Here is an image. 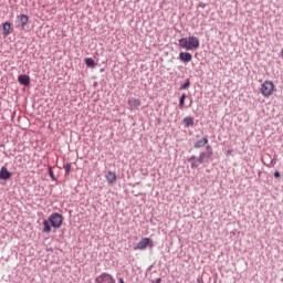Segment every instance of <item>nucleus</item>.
Wrapping results in <instances>:
<instances>
[{
    "label": "nucleus",
    "mask_w": 283,
    "mask_h": 283,
    "mask_svg": "<svg viewBox=\"0 0 283 283\" xmlns=\"http://www.w3.org/2000/svg\"><path fill=\"white\" fill-rule=\"evenodd\" d=\"M213 157V148L208 145L206 147V151H201L199 154V157H196V155H192L187 160L190 163L191 169H198L200 165H202L206 160H209Z\"/></svg>",
    "instance_id": "obj_1"
},
{
    "label": "nucleus",
    "mask_w": 283,
    "mask_h": 283,
    "mask_svg": "<svg viewBox=\"0 0 283 283\" xmlns=\"http://www.w3.org/2000/svg\"><path fill=\"white\" fill-rule=\"evenodd\" d=\"M179 48L184 50H198L200 48V39L198 36L181 38L179 40Z\"/></svg>",
    "instance_id": "obj_2"
},
{
    "label": "nucleus",
    "mask_w": 283,
    "mask_h": 283,
    "mask_svg": "<svg viewBox=\"0 0 283 283\" xmlns=\"http://www.w3.org/2000/svg\"><path fill=\"white\" fill-rule=\"evenodd\" d=\"M49 222L53 229H61L63 224V214L55 212L49 217Z\"/></svg>",
    "instance_id": "obj_3"
},
{
    "label": "nucleus",
    "mask_w": 283,
    "mask_h": 283,
    "mask_svg": "<svg viewBox=\"0 0 283 283\" xmlns=\"http://www.w3.org/2000/svg\"><path fill=\"white\" fill-rule=\"evenodd\" d=\"M273 90H275V84H273L271 81H265L261 85V94L265 97L269 98L273 94Z\"/></svg>",
    "instance_id": "obj_4"
},
{
    "label": "nucleus",
    "mask_w": 283,
    "mask_h": 283,
    "mask_svg": "<svg viewBox=\"0 0 283 283\" xmlns=\"http://www.w3.org/2000/svg\"><path fill=\"white\" fill-rule=\"evenodd\" d=\"M147 247H154V241L149 238H143L135 247L134 251H145Z\"/></svg>",
    "instance_id": "obj_5"
},
{
    "label": "nucleus",
    "mask_w": 283,
    "mask_h": 283,
    "mask_svg": "<svg viewBox=\"0 0 283 283\" xmlns=\"http://www.w3.org/2000/svg\"><path fill=\"white\" fill-rule=\"evenodd\" d=\"M95 283H116V279L109 273H102L95 279Z\"/></svg>",
    "instance_id": "obj_6"
},
{
    "label": "nucleus",
    "mask_w": 283,
    "mask_h": 283,
    "mask_svg": "<svg viewBox=\"0 0 283 283\" xmlns=\"http://www.w3.org/2000/svg\"><path fill=\"white\" fill-rule=\"evenodd\" d=\"M276 164H277V155H274L273 157H271V155H265L263 157V165H265V167H269L270 169H272V167H275Z\"/></svg>",
    "instance_id": "obj_7"
},
{
    "label": "nucleus",
    "mask_w": 283,
    "mask_h": 283,
    "mask_svg": "<svg viewBox=\"0 0 283 283\" xmlns=\"http://www.w3.org/2000/svg\"><path fill=\"white\" fill-rule=\"evenodd\" d=\"M28 21H30V18L28 17V14H20L18 15V28H21L23 30V28H25L28 25Z\"/></svg>",
    "instance_id": "obj_8"
},
{
    "label": "nucleus",
    "mask_w": 283,
    "mask_h": 283,
    "mask_svg": "<svg viewBox=\"0 0 283 283\" xmlns=\"http://www.w3.org/2000/svg\"><path fill=\"white\" fill-rule=\"evenodd\" d=\"M191 59H193V55L189 52L179 53V61H181V63H191Z\"/></svg>",
    "instance_id": "obj_9"
},
{
    "label": "nucleus",
    "mask_w": 283,
    "mask_h": 283,
    "mask_svg": "<svg viewBox=\"0 0 283 283\" xmlns=\"http://www.w3.org/2000/svg\"><path fill=\"white\" fill-rule=\"evenodd\" d=\"M10 178H12V172H10L8 168L3 166L0 169V180H10Z\"/></svg>",
    "instance_id": "obj_10"
},
{
    "label": "nucleus",
    "mask_w": 283,
    "mask_h": 283,
    "mask_svg": "<svg viewBox=\"0 0 283 283\" xmlns=\"http://www.w3.org/2000/svg\"><path fill=\"white\" fill-rule=\"evenodd\" d=\"M18 82L20 83V85L28 87V85H30V75H27V74L19 75Z\"/></svg>",
    "instance_id": "obj_11"
},
{
    "label": "nucleus",
    "mask_w": 283,
    "mask_h": 283,
    "mask_svg": "<svg viewBox=\"0 0 283 283\" xmlns=\"http://www.w3.org/2000/svg\"><path fill=\"white\" fill-rule=\"evenodd\" d=\"M128 105L130 107V109H138V107H140L142 102L140 99L136 98V97H132L128 99Z\"/></svg>",
    "instance_id": "obj_12"
},
{
    "label": "nucleus",
    "mask_w": 283,
    "mask_h": 283,
    "mask_svg": "<svg viewBox=\"0 0 283 283\" xmlns=\"http://www.w3.org/2000/svg\"><path fill=\"white\" fill-rule=\"evenodd\" d=\"M206 145H209V138L207 136L202 139L197 140L193 145V148L201 149V147H205Z\"/></svg>",
    "instance_id": "obj_13"
},
{
    "label": "nucleus",
    "mask_w": 283,
    "mask_h": 283,
    "mask_svg": "<svg viewBox=\"0 0 283 283\" xmlns=\"http://www.w3.org/2000/svg\"><path fill=\"white\" fill-rule=\"evenodd\" d=\"M106 180H107L108 185H114V182H116V172L108 171L106 174Z\"/></svg>",
    "instance_id": "obj_14"
},
{
    "label": "nucleus",
    "mask_w": 283,
    "mask_h": 283,
    "mask_svg": "<svg viewBox=\"0 0 283 283\" xmlns=\"http://www.w3.org/2000/svg\"><path fill=\"white\" fill-rule=\"evenodd\" d=\"M51 231H52V226H50V220L49 221L44 220L42 222V232L43 233H51Z\"/></svg>",
    "instance_id": "obj_15"
},
{
    "label": "nucleus",
    "mask_w": 283,
    "mask_h": 283,
    "mask_svg": "<svg viewBox=\"0 0 283 283\" xmlns=\"http://www.w3.org/2000/svg\"><path fill=\"white\" fill-rule=\"evenodd\" d=\"M12 27V24H10V22H4L2 24V34L3 36H8L10 34V28Z\"/></svg>",
    "instance_id": "obj_16"
},
{
    "label": "nucleus",
    "mask_w": 283,
    "mask_h": 283,
    "mask_svg": "<svg viewBox=\"0 0 283 283\" xmlns=\"http://www.w3.org/2000/svg\"><path fill=\"white\" fill-rule=\"evenodd\" d=\"M184 125H185V127H193V125H195L193 117H191V116L185 117Z\"/></svg>",
    "instance_id": "obj_17"
},
{
    "label": "nucleus",
    "mask_w": 283,
    "mask_h": 283,
    "mask_svg": "<svg viewBox=\"0 0 283 283\" xmlns=\"http://www.w3.org/2000/svg\"><path fill=\"white\" fill-rule=\"evenodd\" d=\"M86 67H96V62L92 57H87L84 60Z\"/></svg>",
    "instance_id": "obj_18"
},
{
    "label": "nucleus",
    "mask_w": 283,
    "mask_h": 283,
    "mask_svg": "<svg viewBox=\"0 0 283 283\" xmlns=\"http://www.w3.org/2000/svg\"><path fill=\"white\" fill-rule=\"evenodd\" d=\"M191 86V80L187 78L184 84L180 85L179 90H189Z\"/></svg>",
    "instance_id": "obj_19"
},
{
    "label": "nucleus",
    "mask_w": 283,
    "mask_h": 283,
    "mask_svg": "<svg viewBox=\"0 0 283 283\" xmlns=\"http://www.w3.org/2000/svg\"><path fill=\"white\" fill-rule=\"evenodd\" d=\"M186 98H187V94H182L181 96H180V98H179V107H180V109H184L185 108V101H186Z\"/></svg>",
    "instance_id": "obj_20"
},
{
    "label": "nucleus",
    "mask_w": 283,
    "mask_h": 283,
    "mask_svg": "<svg viewBox=\"0 0 283 283\" xmlns=\"http://www.w3.org/2000/svg\"><path fill=\"white\" fill-rule=\"evenodd\" d=\"M64 169H65V175L70 176V172L72 171V164H65Z\"/></svg>",
    "instance_id": "obj_21"
},
{
    "label": "nucleus",
    "mask_w": 283,
    "mask_h": 283,
    "mask_svg": "<svg viewBox=\"0 0 283 283\" xmlns=\"http://www.w3.org/2000/svg\"><path fill=\"white\" fill-rule=\"evenodd\" d=\"M49 176L52 180H56V177L54 176V171L52 170V168H49Z\"/></svg>",
    "instance_id": "obj_22"
},
{
    "label": "nucleus",
    "mask_w": 283,
    "mask_h": 283,
    "mask_svg": "<svg viewBox=\"0 0 283 283\" xmlns=\"http://www.w3.org/2000/svg\"><path fill=\"white\" fill-rule=\"evenodd\" d=\"M151 283H163V279L158 277L155 281H151Z\"/></svg>",
    "instance_id": "obj_23"
},
{
    "label": "nucleus",
    "mask_w": 283,
    "mask_h": 283,
    "mask_svg": "<svg viewBox=\"0 0 283 283\" xmlns=\"http://www.w3.org/2000/svg\"><path fill=\"white\" fill-rule=\"evenodd\" d=\"M280 177H281V174H280V171L276 170V171L274 172V178H280Z\"/></svg>",
    "instance_id": "obj_24"
},
{
    "label": "nucleus",
    "mask_w": 283,
    "mask_h": 283,
    "mask_svg": "<svg viewBox=\"0 0 283 283\" xmlns=\"http://www.w3.org/2000/svg\"><path fill=\"white\" fill-rule=\"evenodd\" d=\"M199 8H207V4L205 2H200Z\"/></svg>",
    "instance_id": "obj_25"
},
{
    "label": "nucleus",
    "mask_w": 283,
    "mask_h": 283,
    "mask_svg": "<svg viewBox=\"0 0 283 283\" xmlns=\"http://www.w3.org/2000/svg\"><path fill=\"white\" fill-rule=\"evenodd\" d=\"M203 281H202V276H198L197 277V283H202Z\"/></svg>",
    "instance_id": "obj_26"
},
{
    "label": "nucleus",
    "mask_w": 283,
    "mask_h": 283,
    "mask_svg": "<svg viewBox=\"0 0 283 283\" xmlns=\"http://www.w3.org/2000/svg\"><path fill=\"white\" fill-rule=\"evenodd\" d=\"M118 283H125V280H123V277H119Z\"/></svg>",
    "instance_id": "obj_27"
},
{
    "label": "nucleus",
    "mask_w": 283,
    "mask_h": 283,
    "mask_svg": "<svg viewBox=\"0 0 283 283\" xmlns=\"http://www.w3.org/2000/svg\"><path fill=\"white\" fill-rule=\"evenodd\" d=\"M94 85L96 86V85H98V83L94 82Z\"/></svg>",
    "instance_id": "obj_28"
},
{
    "label": "nucleus",
    "mask_w": 283,
    "mask_h": 283,
    "mask_svg": "<svg viewBox=\"0 0 283 283\" xmlns=\"http://www.w3.org/2000/svg\"><path fill=\"white\" fill-rule=\"evenodd\" d=\"M148 271H151V266L148 268Z\"/></svg>",
    "instance_id": "obj_29"
}]
</instances>
